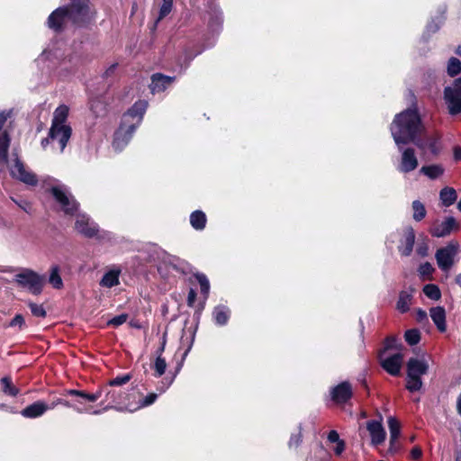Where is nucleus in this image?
Returning <instances> with one entry per match:
<instances>
[{"label": "nucleus", "instance_id": "f257e3e1", "mask_svg": "<svg viewBox=\"0 0 461 461\" xmlns=\"http://www.w3.org/2000/svg\"><path fill=\"white\" fill-rule=\"evenodd\" d=\"M424 127L416 108H409L395 115L391 124V133L396 145L414 142Z\"/></svg>", "mask_w": 461, "mask_h": 461}, {"label": "nucleus", "instance_id": "f03ea898", "mask_svg": "<svg viewBox=\"0 0 461 461\" xmlns=\"http://www.w3.org/2000/svg\"><path fill=\"white\" fill-rule=\"evenodd\" d=\"M95 10L89 0H71L70 8L59 7L53 11L48 18V26L55 31L61 29L68 21L86 23L94 18Z\"/></svg>", "mask_w": 461, "mask_h": 461}, {"label": "nucleus", "instance_id": "7ed1b4c3", "mask_svg": "<svg viewBox=\"0 0 461 461\" xmlns=\"http://www.w3.org/2000/svg\"><path fill=\"white\" fill-rule=\"evenodd\" d=\"M148 107L144 100L137 101L123 115L120 127L114 133L113 147L115 150H122L131 141L134 131L140 126Z\"/></svg>", "mask_w": 461, "mask_h": 461}, {"label": "nucleus", "instance_id": "20e7f679", "mask_svg": "<svg viewBox=\"0 0 461 461\" xmlns=\"http://www.w3.org/2000/svg\"><path fill=\"white\" fill-rule=\"evenodd\" d=\"M68 113L69 108L65 104H61L55 109L53 112L49 137L41 142L43 147H45L50 140L59 143L60 151L64 150L72 133V129L68 123Z\"/></svg>", "mask_w": 461, "mask_h": 461}, {"label": "nucleus", "instance_id": "39448f33", "mask_svg": "<svg viewBox=\"0 0 461 461\" xmlns=\"http://www.w3.org/2000/svg\"><path fill=\"white\" fill-rule=\"evenodd\" d=\"M429 370V362L424 358L411 357L407 363L406 388L411 392L419 391L422 387L421 375Z\"/></svg>", "mask_w": 461, "mask_h": 461}, {"label": "nucleus", "instance_id": "423d86ee", "mask_svg": "<svg viewBox=\"0 0 461 461\" xmlns=\"http://www.w3.org/2000/svg\"><path fill=\"white\" fill-rule=\"evenodd\" d=\"M50 193L53 195L59 209L65 214L74 215L77 211L78 204L64 185H56L51 187Z\"/></svg>", "mask_w": 461, "mask_h": 461}, {"label": "nucleus", "instance_id": "0eeeda50", "mask_svg": "<svg viewBox=\"0 0 461 461\" xmlns=\"http://www.w3.org/2000/svg\"><path fill=\"white\" fill-rule=\"evenodd\" d=\"M14 280L20 286L27 289L32 294H41L45 281L43 276L30 269L17 274Z\"/></svg>", "mask_w": 461, "mask_h": 461}, {"label": "nucleus", "instance_id": "6e6552de", "mask_svg": "<svg viewBox=\"0 0 461 461\" xmlns=\"http://www.w3.org/2000/svg\"><path fill=\"white\" fill-rule=\"evenodd\" d=\"M444 101L451 115L461 113V77L444 89Z\"/></svg>", "mask_w": 461, "mask_h": 461}, {"label": "nucleus", "instance_id": "1a4fd4ad", "mask_svg": "<svg viewBox=\"0 0 461 461\" xmlns=\"http://www.w3.org/2000/svg\"><path fill=\"white\" fill-rule=\"evenodd\" d=\"M11 176L30 185H35L38 182L37 176L34 173L29 170L18 158H14L9 165Z\"/></svg>", "mask_w": 461, "mask_h": 461}, {"label": "nucleus", "instance_id": "9d476101", "mask_svg": "<svg viewBox=\"0 0 461 461\" xmlns=\"http://www.w3.org/2000/svg\"><path fill=\"white\" fill-rule=\"evenodd\" d=\"M401 156L396 169L402 174L414 171L419 166L415 150L411 148L400 149Z\"/></svg>", "mask_w": 461, "mask_h": 461}, {"label": "nucleus", "instance_id": "9b49d317", "mask_svg": "<svg viewBox=\"0 0 461 461\" xmlns=\"http://www.w3.org/2000/svg\"><path fill=\"white\" fill-rule=\"evenodd\" d=\"M158 395L151 393L143 396L140 393H134L130 395L129 402L125 404V410L129 411H136L141 408L151 405L157 400Z\"/></svg>", "mask_w": 461, "mask_h": 461}, {"label": "nucleus", "instance_id": "f8f14e48", "mask_svg": "<svg viewBox=\"0 0 461 461\" xmlns=\"http://www.w3.org/2000/svg\"><path fill=\"white\" fill-rule=\"evenodd\" d=\"M456 254L455 245H448L440 249L436 253V259L439 268L443 271H448L454 263V257Z\"/></svg>", "mask_w": 461, "mask_h": 461}, {"label": "nucleus", "instance_id": "ddd939ff", "mask_svg": "<svg viewBox=\"0 0 461 461\" xmlns=\"http://www.w3.org/2000/svg\"><path fill=\"white\" fill-rule=\"evenodd\" d=\"M75 229L77 232L89 238L95 236L98 232L96 224L83 213L77 214Z\"/></svg>", "mask_w": 461, "mask_h": 461}, {"label": "nucleus", "instance_id": "4468645a", "mask_svg": "<svg viewBox=\"0 0 461 461\" xmlns=\"http://www.w3.org/2000/svg\"><path fill=\"white\" fill-rule=\"evenodd\" d=\"M366 429L371 438V444L377 447L383 444L386 438V432L381 423L377 420H369L366 423Z\"/></svg>", "mask_w": 461, "mask_h": 461}, {"label": "nucleus", "instance_id": "2eb2a0df", "mask_svg": "<svg viewBox=\"0 0 461 461\" xmlns=\"http://www.w3.org/2000/svg\"><path fill=\"white\" fill-rule=\"evenodd\" d=\"M458 229V223L453 217L447 218L444 221L435 224L430 230V233L435 237H445L451 231Z\"/></svg>", "mask_w": 461, "mask_h": 461}, {"label": "nucleus", "instance_id": "dca6fc26", "mask_svg": "<svg viewBox=\"0 0 461 461\" xmlns=\"http://www.w3.org/2000/svg\"><path fill=\"white\" fill-rule=\"evenodd\" d=\"M403 360V355L401 353L390 356L384 360L381 364L384 369L392 375H397L400 374Z\"/></svg>", "mask_w": 461, "mask_h": 461}, {"label": "nucleus", "instance_id": "f3484780", "mask_svg": "<svg viewBox=\"0 0 461 461\" xmlns=\"http://www.w3.org/2000/svg\"><path fill=\"white\" fill-rule=\"evenodd\" d=\"M415 240V233L411 227H406L402 230V236L401 244L399 246V251L403 256L411 255Z\"/></svg>", "mask_w": 461, "mask_h": 461}, {"label": "nucleus", "instance_id": "a211bd4d", "mask_svg": "<svg viewBox=\"0 0 461 461\" xmlns=\"http://www.w3.org/2000/svg\"><path fill=\"white\" fill-rule=\"evenodd\" d=\"M352 396V388L348 382L335 386L331 391V397L337 403H344Z\"/></svg>", "mask_w": 461, "mask_h": 461}, {"label": "nucleus", "instance_id": "6ab92c4d", "mask_svg": "<svg viewBox=\"0 0 461 461\" xmlns=\"http://www.w3.org/2000/svg\"><path fill=\"white\" fill-rule=\"evenodd\" d=\"M8 113H0V159L3 161L7 160V150L9 147L10 139L3 126L5 123Z\"/></svg>", "mask_w": 461, "mask_h": 461}, {"label": "nucleus", "instance_id": "aec40b11", "mask_svg": "<svg viewBox=\"0 0 461 461\" xmlns=\"http://www.w3.org/2000/svg\"><path fill=\"white\" fill-rule=\"evenodd\" d=\"M173 81L174 77H167L161 74H156L152 76L149 88L153 94L160 93L170 86Z\"/></svg>", "mask_w": 461, "mask_h": 461}, {"label": "nucleus", "instance_id": "412c9836", "mask_svg": "<svg viewBox=\"0 0 461 461\" xmlns=\"http://www.w3.org/2000/svg\"><path fill=\"white\" fill-rule=\"evenodd\" d=\"M50 407L44 402H35L22 411V415L25 418L34 419L41 417L48 411Z\"/></svg>", "mask_w": 461, "mask_h": 461}, {"label": "nucleus", "instance_id": "4be33fe9", "mask_svg": "<svg viewBox=\"0 0 461 461\" xmlns=\"http://www.w3.org/2000/svg\"><path fill=\"white\" fill-rule=\"evenodd\" d=\"M419 149L424 152H430L432 155H438L440 148L438 144V140L434 137L428 136L422 140H415L413 142Z\"/></svg>", "mask_w": 461, "mask_h": 461}, {"label": "nucleus", "instance_id": "5701e85b", "mask_svg": "<svg viewBox=\"0 0 461 461\" xmlns=\"http://www.w3.org/2000/svg\"><path fill=\"white\" fill-rule=\"evenodd\" d=\"M230 317V310L227 305L219 304L212 311V319L216 325L225 326Z\"/></svg>", "mask_w": 461, "mask_h": 461}, {"label": "nucleus", "instance_id": "b1692460", "mask_svg": "<svg viewBox=\"0 0 461 461\" xmlns=\"http://www.w3.org/2000/svg\"><path fill=\"white\" fill-rule=\"evenodd\" d=\"M429 314L438 330L445 331L447 329L445 309L440 306L433 307L430 309Z\"/></svg>", "mask_w": 461, "mask_h": 461}, {"label": "nucleus", "instance_id": "393cba45", "mask_svg": "<svg viewBox=\"0 0 461 461\" xmlns=\"http://www.w3.org/2000/svg\"><path fill=\"white\" fill-rule=\"evenodd\" d=\"M120 274L119 269H111L107 271L100 280L99 285L104 288H112L120 284Z\"/></svg>", "mask_w": 461, "mask_h": 461}, {"label": "nucleus", "instance_id": "a878e982", "mask_svg": "<svg viewBox=\"0 0 461 461\" xmlns=\"http://www.w3.org/2000/svg\"><path fill=\"white\" fill-rule=\"evenodd\" d=\"M445 168L440 164H431L423 166L420 169V173L426 176L429 179L435 180L443 176Z\"/></svg>", "mask_w": 461, "mask_h": 461}, {"label": "nucleus", "instance_id": "bb28decb", "mask_svg": "<svg viewBox=\"0 0 461 461\" xmlns=\"http://www.w3.org/2000/svg\"><path fill=\"white\" fill-rule=\"evenodd\" d=\"M327 439L329 443L335 444L333 451L336 456H340L344 452L346 448L345 441L339 438V435L336 430H330L328 433Z\"/></svg>", "mask_w": 461, "mask_h": 461}, {"label": "nucleus", "instance_id": "cd10ccee", "mask_svg": "<svg viewBox=\"0 0 461 461\" xmlns=\"http://www.w3.org/2000/svg\"><path fill=\"white\" fill-rule=\"evenodd\" d=\"M206 215L202 211H194L190 215V224L196 230H202L205 228Z\"/></svg>", "mask_w": 461, "mask_h": 461}, {"label": "nucleus", "instance_id": "c85d7f7f", "mask_svg": "<svg viewBox=\"0 0 461 461\" xmlns=\"http://www.w3.org/2000/svg\"><path fill=\"white\" fill-rule=\"evenodd\" d=\"M412 294L410 291H402L399 294V298L396 303V308L401 312H406L409 311L411 304Z\"/></svg>", "mask_w": 461, "mask_h": 461}, {"label": "nucleus", "instance_id": "c756f323", "mask_svg": "<svg viewBox=\"0 0 461 461\" xmlns=\"http://www.w3.org/2000/svg\"><path fill=\"white\" fill-rule=\"evenodd\" d=\"M440 200L445 206H450L456 200V190L452 187H445L439 193Z\"/></svg>", "mask_w": 461, "mask_h": 461}, {"label": "nucleus", "instance_id": "7c9ffc66", "mask_svg": "<svg viewBox=\"0 0 461 461\" xmlns=\"http://www.w3.org/2000/svg\"><path fill=\"white\" fill-rule=\"evenodd\" d=\"M412 218L416 221H421L426 216V209L424 204L419 200H415L411 203Z\"/></svg>", "mask_w": 461, "mask_h": 461}, {"label": "nucleus", "instance_id": "2f4dec72", "mask_svg": "<svg viewBox=\"0 0 461 461\" xmlns=\"http://www.w3.org/2000/svg\"><path fill=\"white\" fill-rule=\"evenodd\" d=\"M447 72L450 77H455L461 72V61L452 57L448 59L447 65Z\"/></svg>", "mask_w": 461, "mask_h": 461}, {"label": "nucleus", "instance_id": "473e14b6", "mask_svg": "<svg viewBox=\"0 0 461 461\" xmlns=\"http://www.w3.org/2000/svg\"><path fill=\"white\" fill-rule=\"evenodd\" d=\"M49 282L56 289H60L63 286V282L58 267L51 268Z\"/></svg>", "mask_w": 461, "mask_h": 461}, {"label": "nucleus", "instance_id": "72a5a7b5", "mask_svg": "<svg viewBox=\"0 0 461 461\" xmlns=\"http://www.w3.org/2000/svg\"><path fill=\"white\" fill-rule=\"evenodd\" d=\"M387 422H388V428L390 430V437L399 438L400 434H401L400 422L394 417H392V416L388 418Z\"/></svg>", "mask_w": 461, "mask_h": 461}, {"label": "nucleus", "instance_id": "f704fd0d", "mask_svg": "<svg viewBox=\"0 0 461 461\" xmlns=\"http://www.w3.org/2000/svg\"><path fill=\"white\" fill-rule=\"evenodd\" d=\"M68 394L78 396L82 400L88 401L91 402L97 401V399L100 396L99 393H86L83 391H77V390H69V391H68Z\"/></svg>", "mask_w": 461, "mask_h": 461}, {"label": "nucleus", "instance_id": "c9c22d12", "mask_svg": "<svg viewBox=\"0 0 461 461\" xmlns=\"http://www.w3.org/2000/svg\"><path fill=\"white\" fill-rule=\"evenodd\" d=\"M1 384L5 393L11 396H16L18 394L19 390L12 384L11 380L8 377L2 378Z\"/></svg>", "mask_w": 461, "mask_h": 461}, {"label": "nucleus", "instance_id": "e433bc0d", "mask_svg": "<svg viewBox=\"0 0 461 461\" xmlns=\"http://www.w3.org/2000/svg\"><path fill=\"white\" fill-rule=\"evenodd\" d=\"M423 292L427 297L432 300H438L440 298V290L435 285H427L423 288Z\"/></svg>", "mask_w": 461, "mask_h": 461}, {"label": "nucleus", "instance_id": "4c0bfd02", "mask_svg": "<svg viewBox=\"0 0 461 461\" xmlns=\"http://www.w3.org/2000/svg\"><path fill=\"white\" fill-rule=\"evenodd\" d=\"M153 368L155 370V376H157V377L161 376L162 375L165 374L166 369H167L166 360L163 357H161L160 356H158L155 360Z\"/></svg>", "mask_w": 461, "mask_h": 461}, {"label": "nucleus", "instance_id": "58836bf2", "mask_svg": "<svg viewBox=\"0 0 461 461\" xmlns=\"http://www.w3.org/2000/svg\"><path fill=\"white\" fill-rule=\"evenodd\" d=\"M164 265L172 267L176 271H184L185 268V262L176 258L168 257L164 260Z\"/></svg>", "mask_w": 461, "mask_h": 461}, {"label": "nucleus", "instance_id": "ea45409f", "mask_svg": "<svg viewBox=\"0 0 461 461\" xmlns=\"http://www.w3.org/2000/svg\"><path fill=\"white\" fill-rule=\"evenodd\" d=\"M195 278L200 285L201 293L206 296L210 290V283L208 278L203 274H196Z\"/></svg>", "mask_w": 461, "mask_h": 461}, {"label": "nucleus", "instance_id": "a19ab883", "mask_svg": "<svg viewBox=\"0 0 461 461\" xmlns=\"http://www.w3.org/2000/svg\"><path fill=\"white\" fill-rule=\"evenodd\" d=\"M302 441H303V435H302L301 429H299L298 432L291 435L290 439L288 441V447L290 449L296 450L299 447V446L301 445Z\"/></svg>", "mask_w": 461, "mask_h": 461}, {"label": "nucleus", "instance_id": "79ce46f5", "mask_svg": "<svg viewBox=\"0 0 461 461\" xmlns=\"http://www.w3.org/2000/svg\"><path fill=\"white\" fill-rule=\"evenodd\" d=\"M420 339V332L417 330H410L405 332V339L410 345H416Z\"/></svg>", "mask_w": 461, "mask_h": 461}, {"label": "nucleus", "instance_id": "37998d69", "mask_svg": "<svg viewBox=\"0 0 461 461\" xmlns=\"http://www.w3.org/2000/svg\"><path fill=\"white\" fill-rule=\"evenodd\" d=\"M173 0H163L160 10L158 20L166 17L172 10Z\"/></svg>", "mask_w": 461, "mask_h": 461}, {"label": "nucleus", "instance_id": "c03bdc74", "mask_svg": "<svg viewBox=\"0 0 461 461\" xmlns=\"http://www.w3.org/2000/svg\"><path fill=\"white\" fill-rule=\"evenodd\" d=\"M29 308L31 309L32 313L37 317H45L46 311L41 304H36L34 303H29Z\"/></svg>", "mask_w": 461, "mask_h": 461}, {"label": "nucleus", "instance_id": "a18cd8bd", "mask_svg": "<svg viewBox=\"0 0 461 461\" xmlns=\"http://www.w3.org/2000/svg\"><path fill=\"white\" fill-rule=\"evenodd\" d=\"M128 319V315L127 314H121V315H118L113 319H111L107 324L108 325H112L113 327H118L122 324H123Z\"/></svg>", "mask_w": 461, "mask_h": 461}, {"label": "nucleus", "instance_id": "49530a36", "mask_svg": "<svg viewBox=\"0 0 461 461\" xmlns=\"http://www.w3.org/2000/svg\"><path fill=\"white\" fill-rule=\"evenodd\" d=\"M399 448H400V446L398 444V438L390 437L389 448H388L387 454L393 455L398 451Z\"/></svg>", "mask_w": 461, "mask_h": 461}, {"label": "nucleus", "instance_id": "de8ad7c7", "mask_svg": "<svg viewBox=\"0 0 461 461\" xmlns=\"http://www.w3.org/2000/svg\"><path fill=\"white\" fill-rule=\"evenodd\" d=\"M24 324H25V321H24V318L23 317V315L17 314L11 321L9 326L10 327H18L21 330V329H23Z\"/></svg>", "mask_w": 461, "mask_h": 461}, {"label": "nucleus", "instance_id": "09e8293b", "mask_svg": "<svg viewBox=\"0 0 461 461\" xmlns=\"http://www.w3.org/2000/svg\"><path fill=\"white\" fill-rule=\"evenodd\" d=\"M434 268L429 263H424L420 267V273L421 276H429Z\"/></svg>", "mask_w": 461, "mask_h": 461}, {"label": "nucleus", "instance_id": "8fccbe9b", "mask_svg": "<svg viewBox=\"0 0 461 461\" xmlns=\"http://www.w3.org/2000/svg\"><path fill=\"white\" fill-rule=\"evenodd\" d=\"M428 250H429V246H428L427 242L419 243L418 246H417V249H416V252L420 257L427 256Z\"/></svg>", "mask_w": 461, "mask_h": 461}, {"label": "nucleus", "instance_id": "3c124183", "mask_svg": "<svg viewBox=\"0 0 461 461\" xmlns=\"http://www.w3.org/2000/svg\"><path fill=\"white\" fill-rule=\"evenodd\" d=\"M130 375H126L122 377H116L110 382L111 385H122L130 381Z\"/></svg>", "mask_w": 461, "mask_h": 461}, {"label": "nucleus", "instance_id": "603ef678", "mask_svg": "<svg viewBox=\"0 0 461 461\" xmlns=\"http://www.w3.org/2000/svg\"><path fill=\"white\" fill-rule=\"evenodd\" d=\"M14 201L15 202V203H16V204H17L21 209H23V211H25V212H30V210H31L32 206H31V203H30L29 202H27V201H25V200H21V201H15V200H14Z\"/></svg>", "mask_w": 461, "mask_h": 461}, {"label": "nucleus", "instance_id": "864d4df0", "mask_svg": "<svg viewBox=\"0 0 461 461\" xmlns=\"http://www.w3.org/2000/svg\"><path fill=\"white\" fill-rule=\"evenodd\" d=\"M421 455H422V451H421L420 447H415L411 449V456L412 458L418 459L421 456Z\"/></svg>", "mask_w": 461, "mask_h": 461}, {"label": "nucleus", "instance_id": "5fc2aeb1", "mask_svg": "<svg viewBox=\"0 0 461 461\" xmlns=\"http://www.w3.org/2000/svg\"><path fill=\"white\" fill-rule=\"evenodd\" d=\"M83 401H78V404H76L74 405V409L78 412V413H83V412H86L88 410L86 408H84L83 406Z\"/></svg>", "mask_w": 461, "mask_h": 461}, {"label": "nucleus", "instance_id": "6e6d98bb", "mask_svg": "<svg viewBox=\"0 0 461 461\" xmlns=\"http://www.w3.org/2000/svg\"><path fill=\"white\" fill-rule=\"evenodd\" d=\"M195 300V293L194 290H191L188 294V304L192 305Z\"/></svg>", "mask_w": 461, "mask_h": 461}, {"label": "nucleus", "instance_id": "4d7b16f0", "mask_svg": "<svg viewBox=\"0 0 461 461\" xmlns=\"http://www.w3.org/2000/svg\"><path fill=\"white\" fill-rule=\"evenodd\" d=\"M427 318V313L424 311L419 310L418 311V320L422 321Z\"/></svg>", "mask_w": 461, "mask_h": 461}, {"label": "nucleus", "instance_id": "13d9d810", "mask_svg": "<svg viewBox=\"0 0 461 461\" xmlns=\"http://www.w3.org/2000/svg\"><path fill=\"white\" fill-rule=\"evenodd\" d=\"M456 410L458 414L461 416V393L458 395L456 400Z\"/></svg>", "mask_w": 461, "mask_h": 461}, {"label": "nucleus", "instance_id": "bf43d9fd", "mask_svg": "<svg viewBox=\"0 0 461 461\" xmlns=\"http://www.w3.org/2000/svg\"><path fill=\"white\" fill-rule=\"evenodd\" d=\"M455 158L456 159H461V149H455Z\"/></svg>", "mask_w": 461, "mask_h": 461}, {"label": "nucleus", "instance_id": "052dcab7", "mask_svg": "<svg viewBox=\"0 0 461 461\" xmlns=\"http://www.w3.org/2000/svg\"><path fill=\"white\" fill-rule=\"evenodd\" d=\"M62 404H63L64 406H66V407H68V408H72V407H74V406H73L72 404H70L68 401H64V400H63Z\"/></svg>", "mask_w": 461, "mask_h": 461}, {"label": "nucleus", "instance_id": "680f3d73", "mask_svg": "<svg viewBox=\"0 0 461 461\" xmlns=\"http://www.w3.org/2000/svg\"><path fill=\"white\" fill-rule=\"evenodd\" d=\"M456 282L457 285H459L461 286V274L456 276Z\"/></svg>", "mask_w": 461, "mask_h": 461}, {"label": "nucleus", "instance_id": "e2e57ef3", "mask_svg": "<svg viewBox=\"0 0 461 461\" xmlns=\"http://www.w3.org/2000/svg\"><path fill=\"white\" fill-rule=\"evenodd\" d=\"M456 54L460 56L461 57V46H458L456 49Z\"/></svg>", "mask_w": 461, "mask_h": 461}, {"label": "nucleus", "instance_id": "0e129e2a", "mask_svg": "<svg viewBox=\"0 0 461 461\" xmlns=\"http://www.w3.org/2000/svg\"><path fill=\"white\" fill-rule=\"evenodd\" d=\"M63 402V400L62 399H58L55 402H54V405L56 404H62Z\"/></svg>", "mask_w": 461, "mask_h": 461}, {"label": "nucleus", "instance_id": "69168bd1", "mask_svg": "<svg viewBox=\"0 0 461 461\" xmlns=\"http://www.w3.org/2000/svg\"><path fill=\"white\" fill-rule=\"evenodd\" d=\"M99 413H101V411H94V414H99Z\"/></svg>", "mask_w": 461, "mask_h": 461}]
</instances>
